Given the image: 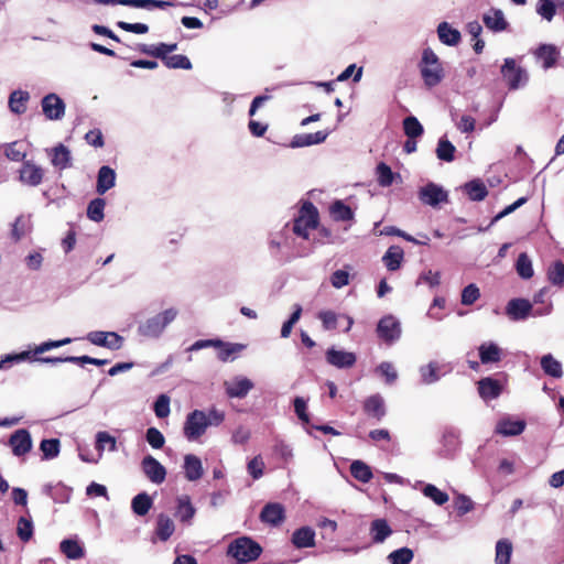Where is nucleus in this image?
I'll return each mask as SVG.
<instances>
[{
  "mask_svg": "<svg viewBox=\"0 0 564 564\" xmlns=\"http://www.w3.org/2000/svg\"><path fill=\"white\" fill-rule=\"evenodd\" d=\"M417 67L424 85L429 88L440 85L445 78L443 64L431 47L422 51Z\"/></svg>",
  "mask_w": 564,
  "mask_h": 564,
  "instance_id": "nucleus-1",
  "label": "nucleus"
},
{
  "mask_svg": "<svg viewBox=\"0 0 564 564\" xmlns=\"http://www.w3.org/2000/svg\"><path fill=\"white\" fill-rule=\"evenodd\" d=\"M177 308H166L140 324L138 333L144 337L159 338L163 334L164 329L177 317Z\"/></svg>",
  "mask_w": 564,
  "mask_h": 564,
  "instance_id": "nucleus-2",
  "label": "nucleus"
},
{
  "mask_svg": "<svg viewBox=\"0 0 564 564\" xmlns=\"http://www.w3.org/2000/svg\"><path fill=\"white\" fill-rule=\"evenodd\" d=\"M261 547L249 538H239L230 543L228 554L239 563L254 561L261 554Z\"/></svg>",
  "mask_w": 564,
  "mask_h": 564,
  "instance_id": "nucleus-3",
  "label": "nucleus"
},
{
  "mask_svg": "<svg viewBox=\"0 0 564 564\" xmlns=\"http://www.w3.org/2000/svg\"><path fill=\"white\" fill-rule=\"evenodd\" d=\"M318 225V212L316 207L305 202L302 205L299 217L294 221L293 231L304 239H308V230L315 229Z\"/></svg>",
  "mask_w": 564,
  "mask_h": 564,
  "instance_id": "nucleus-4",
  "label": "nucleus"
},
{
  "mask_svg": "<svg viewBox=\"0 0 564 564\" xmlns=\"http://www.w3.org/2000/svg\"><path fill=\"white\" fill-rule=\"evenodd\" d=\"M208 427L209 426L205 419V412L202 410H194L186 416L183 433L188 441H196L205 434Z\"/></svg>",
  "mask_w": 564,
  "mask_h": 564,
  "instance_id": "nucleus-5",
  "label": "nucleus"
},
{
  "mask_svg": "<svg viewBox=\"0 0 564 564\" xmlns=\"http://www.w3.org/2000/svg\"><path fill=\"white\" fill-rule=\"evenodd\" d=\"M501 74L512 90L524 86L529 79L527 70L520 67L513 58L505 59L501 66Z\"/></svg>",
  "mask_w": 564,
  "mask_h": 564,
  "instance_id": "nucleus-6",
  "label": "nucleus"
},
{
  "mask_svg": "<svg viewBox=\"0 0 564 564\" xmlns=\"http://www.w3.org/2000/svg\"><path fill=\"white\" fill-rule=\"evenodd\" d=\"M86 339L99 347L110 350H119L122 348L124 338L116 332L94 330L86 335Z\"/></svg>",
  "mask_w": 564,
  "mask_h": 564,
  "instance_id": "nucleus-7",
  "label": "nucleus"
},
{
  "mask_svg": "<svg viewBox=\"0 0 564 564\" xmlns=\"http://www.w3.org/2000/svg\"><path fill=\"white\" fill-rule=\"evenodd\" d=\"M42 111L48 120H61L65 115V102L56 94H48L41 101Z\"/></svg>",
  "mask_w": 564,
  "mask_h": 564,
  "instance_id": "nucleus-8",
  "label": "nucleus"
},
{
  "mask_svg": "<svg viewBox=\"0 0 564 564\" xmlns=\"http://www.w3.org/2000/svg\"><path fill=\"white\" fill-rule=\"evenodd\" d=\"M9 444L14 456H23L28 454L33 446L31 434L25 429L15 431L9 438Z\"/></svg>",
  "mask_w": 564,
  "mask_h": 564,
  "instance_id": "nucleus-9",
  "label": "nucleus"
},
{
  "mask_svg": "<svg viewBox=\"0 0 564 564\" xmlns=\"http://www.w3.org/2000/svg\"><path fill=\"white\" fill-rule=\"evenodd\" d=\"M377 332L384 341L392 343L399 339L401 335L400 323L393 316H384L378 323Z\"/></svg>",
  "mask_w": 564,
  "mask_h": 564,
  "instance_id": "nucleus-10",
  "label": "nucleus"
},
{
  "mask_svg": "<svg viewBox=\"0 0 564 564\" xmlns=\"http://www.w3.org/2000/svg\"><path fill=\"white\" fill-rule=\"evenodd\" d=\"M44 171L41 166L32 161H24L19 171V178L21 183L28 186H37L42 183Z\"/></svg>",
  "mask_w": 564,
  "mask_h": 564,
  "instance_id": "nucleus-11",
  "label": "nucleus"
},
{
  "mask_svg": "<svg viewBox=\"0 0 564 564\" xmlns=\"http://www.w3.org/2000/svg\"><path fill=\"white\" fill-rule=\"evenodd\" d=\"M142 470L153 484H162L166 477L165 467L154 457L148 455L143 458Z\"/></svg>",
  "mask_w": 564,
  "mask_h": 564,
  "instance_id": "nucleus-12",
  "label": "nucleus"
},
{
  "mask_svg": "<svg viewBox=\"0 0 564 564\" xmlns=\"http://www.w3.org/2000/svg\"><path fill=\"white\" fill-rule=\"evenodd\" d=\"M419 197L424 204L435 207L447 200V193L443 187L429 183L420 189Z\"/></svg>",
  "mask_w": 564,
  "mask_h": 564,
  "instance_id": "nucleus-13",
  "label": "nucleus"
},
{
  "mask_svg": "<svg viewBox=\"0 0 564 564\" xmlns=\"http://www.w3.org/2000/svg\"><path fill=\"white\" fill-rule=\"evenodd\" d=\"M253 388V383L250 379L238 376L234 378L231 381L225 382L226 393L230 398H245L249 391Z\"/></svg>",
  "mask_w": 564,
  "mask_h": 564,
  "instance_id": "nucleus-14",
  "label": "nucleus"
},
{
  "mask_svg": "<svg viewBox=\"0 0 564 564\" xmlns=\"http://www.w3.org/2000/svg\"><path fill=\"white\" fill-rule=\"evenodd\" d=\"M356 359V355L350 351L339 350L335 348H329L326 351L327 362L336 368H350L355 365Z\"/></svg>",
  "mask_w": 564,
  "mask_h": 564,
  "instance_id": "nucleus-15",
  "label": "nucleus"
},
{
  "mask_svg": "<svg viewBox=\"0 0 564 564\" xmlns=\"http://www.w3.org/2000/svg\"><path fill=\"white\" fill-rule=\"evenodd\" d=\"M506 313L512 321L524 319L532 313V303L524 299H513L508 303Z\"/></svg>",
  "mask_w": 564,
  "mask_h": 564,
  "instance_id": "nucleus-16",
  "label": "nucleus"
},
{
  "mask_svg": "<svg viewBox=\"0 0 564 564\" xmlns=\"http://www.w3.org/2000/svg\"><path fill=\"white\" fill-rule=\"evenodd\" d=\"M534 55L538 61L542 62V67L549 69L556 65L560 50L552 44H542L534 51Z\"/></svg>",
  "mask_w": 564,
  "mask_h": 564,
  "instance_id": "nucleus-17",
  "label": "nucleus"
},
{
  "mask_svg": "<svg viewBox=\"0 0 564 564\" xmlns=\"http://www.w3.org/2000/svg\"><path fill=\"white\" fill-rule=\"evenodd\" d=\"M185 478L188 481H196L202 478L204 475V468L202 460L198 456L194 454H186L184 456V465H183Z\"/></svg>",
  "mask_w": 564,
  "mask_h": 564,
  "instance_id": "nucleus-18",
  "label": "nucleus"
},
{
  "mask_svg": "<svg viewBox=\"0 0 564 564\" xmlns=\"http://www.w3.org/2000/svg\"><path fill=\"white\" fill-rule=\"evenodd\" d=\"M502 391V386L498 380L490 377L482 378L478 382V392L482 400L490 401L497 399Z\"/></svg>",
  "mask_w": 564,
  "mask_h": 564,
  "instance_id": "nucleus-19",
  "label": "nucleus"
},
{
  "mask_svg": "<svg viewBox=\"0 0 564 564\" xmlns=\"http://www.w3.org/2000/svg\"><path fill=\"white\" fill-rule=\"evenodd\" d=\"M369 533L373 543H383L391 534L392 529L386 519H375L370 523Z\"/></svg>",
  "mask_w": 564,
  "mask_h": 564,
  "instance_id": "nucleus-20",
  "label": "nucleus"
},
{
  "mask_svg": "<svg viewBox=\"0 0 564 564\" xmlns=\"http://www.w3.org/2000/svg\"><path fill=\"white\" fill-rule=\"evenodd\" d=\"M525 429V422L522 420H512L506 417L500 420L496 425V432L503 436L520 435Z\"/></svg>",
  "mask_w": 564,
  "mask_h": 564,
  "instance_id": "nucleus-21",
  "label": "nucleus"
},
{
  "mask_svg": "<svg viewBox=\"0 0 564 564\" xmlns=\"http://www.w3.org/2000/svg\"><path fill=\"white\" fill-rule=\"evenodd\" d=\"M116 184V172L113 169L104 165L98 171L96 191L102 195Z\"/></svg>",
  "mask_w": 564,
  "mask_h": 564,
  "instance_id": "nucleus-22",
  "label": "nucleus"
},
{
  "mask_svg": "<svg viewBox=\"0 0 564 564\" xmlns=\"http://www.w3.org/2000/svg\"><path fill=\"white\" fill-rule=\"evenodd\" d=\"M51 155V163L59 170H65L70 166V151L63 144H58L48 151Z\"/></svg>",
  "mask_w": 564,
  "mask_h": 564,
  "instance_id": "nucleus-23",
  "label": "nucleus"
},
{
  "mask_svg": "<svg viewBox=\"0 0 564 564\" xmlns=\"http://www.w3.org/2000/svg\"><path fill=\"white\" fill-rule=\"evenodd\" d=\"M364 410L368 415L381 420L386 415L383 398L380 394L370 395L365 400Z\"/></svg>",
  "mask_w": 564,
  "mask_h": 564,
  "instance_id": "nucleus-24",
  "label": "nucleus"
},
{
  "mask_svg": "<svg viewBox=\"0 0 564 564\" xmlns=\"http://www.w3.org/2000/svg\"><path fill=\"white\" fill-rule=\"evenodd\" d=\"M485 25L495 31L501 32L505 31L508 26V22L505 18V14L499 9H491L484 15Z\"/></svg>",
  "mask_w": 564,
  "mask_h": 564,
  "instance_id": "nucleus-25",
  "label": "nucleus"
},
{
  "mask_svg": "<svg viewBox=\"0 0 564 564\" xmlns=\"http://www.w3.org/2000/svg\"><path fill=\"white\" fill-rule=\"evenodd\" d=\"M478 351L482 364L498 362L502 356V349L492 341L482 343Z\"/></svg>",
  "mask_w": 564,
  "mask_h": 564,
  "instance_id": "nucleus-26",
  "label": "nucleus"
},
{
  "mask_svg": "<svg viewBox=\"0 0 564 564\" xmlns=\"http://www.w3.org/2000/svg\"><path fill=\"white\" fill-rule=\"evenodd\" d=\"M260 517L263 522L276 525L284 519V508L280 503H268Z\"/></svg>",
  "mask_w": 564,
  "mask_h": 564,
  "instance_id": "nucleus-27",
  "label": "nucleus"
},
{
  "mask_svg": "<svg viewBox=\"0 0 564 564\" xmlns=\"http://www.w3.org/2000/svg\"><path fill=\"white\" fill-rule=\"evenodd\" d=\"M403 258V249L400 246H391L382 257V262L389 271H395L401 267Z\"/></svg>",
  "mask_w": 564,
  "mask_h": 564,
  "instance_id": "nucleus-28",
  "label": "nucleus"
},
{
  "mask_svg": "<svg viewBox=\"0 0 564 564\" xmlns=\"http://www.w3.org/2000/svg\"><path fill=\"white\" fill-rule=\"evenodd\" d=\"M175 531L174 521L166 514L158 516L155 534L161 541H167Z\"/></svg>",
  "mask_w": 564,
  "mask_h": 564,
  "instance_id": "nucleus-29",
  "label": "nucleus"
},
{
  "mask_svg": "<svg viewBox=\"0 0 564 564\" xmlns=\"http://www.w3.org/2000/svg\"><path fill=\"white\" fill-rule=\"evenodd\" d=\"M292 542L299 549L312 547L315 545V532L308 527H303L293 533Z\"/></svg>",
  "mask_w": 564,
  "mask_h": 564,
  "instance_id": "nucleus-30",
  "label": "nucleus"
},
{
  "mask_svg": "<svg viewBox=\"0 0 564 564\" xmlns=\"http://www.w3.org/2000/svg\"><path fill=\"white\" fill-rule=\"evenodd\" d=\"M437 34L440 41L449 46L457 45L460 40L459 31L453 29L447 22H442L438 24Z\"/></svg>",
  "mask_w": 564,
  "mask_h": 564,
  "instance_id": "nucleus-31",
  "label": "nucleus"
},
{
  "mask_svg": "<svg viewBox=\"0 0 564 564\" xmlns=\"http://www.w3.org/2000/svg\"><path fill=\"white\" fill-rule=\"evenodd\" d=\"M30 99V94L24 90H14L9 97V108L17 115L24 113L26 110V102Z\"/></svg>",
  "mask_w": 564,
  "mask_h": 564,
  "instance_id": "nucleus-32",
  "label": "nucleus"
},
{
  "mask_svg": "<svg viewBox=\"0 0 564 564\" xmlns=\"http://www.w3.org/2000/svg\"><path fill=\"white\" fill-rule=\"evenodd\" d=\"M195 508L193 507L188 496L184 495L177 498L176 516L182 522H188L195 516Z\"/></svg>",
  "mask_w": 564,
  "mask_h": 564,
  "instance_id": "nucleus-33",
  "label": "nucleus"
},
{
  "mask_svg": "<svg viewBox=\"0 0 564 564\" xmlns=\"http://www.w3.org/2000/svg\"><path fill=\"white\" fill-rule=\"evenodd\" d=\"M541 368L547 376L553 378H561L563 376L562 364L551 354L544 355L541 358Z\"/></svg>",
  "mask_w": 564,
  "mask_h": 564,
  "instance_id": "nucleus-34",
  "label": "nucleus"
},
{
  "mask_svg": "<svg viewBox=\"0 0 564 564\" xmlns=\"http://www.w3.org/2000/svg\"><path fill=\"white\" fill-rule=\"evenodd\" d=\"M329 213L337 221H345L354 218V212L351 208L345 205L341 200H335L329 207Z\"/></svg>",
  "mask_w": 564,
  "mask_h": 564,
  "instance_id": "nucleus-35",
  "label": "nucleus"
},
{
  "mask_svg": "<svg viewBox=\"0 0 564 564\" xmlns=\"http://www.w3.org/2000/svg\"><path fill=\"white\" fill-rule=\"evenodd\" d=\"M61 551L70 560H78L84 556V550L76 540L66 539L59 544Z\"/></svg>",
  "mask_w": 564,
  "mask_h": 564,
  "instance_id": "nucleus-36",
  "label": "nucleus"
},
{
  "mask_svg": "<svg viewBox=\"0 0 564 564\" xmlns=\"http://www.w3.org/2000/svg\"><path fill=\"white\" fill-rule=\"evenodd\" d=\"M131 507L135 514L145 516L152 507V499L148 494L141 492L132 499Z\"/></svg>",
  "mask_w": 564,
  "mask_h": 564,
  "instance_id": "nucleus-37",
  "label": "nucleus"
},
{
  "mask_svg": "<svg viewBox=\"0 0 564 564\" xmlns=\"http://www.w3.org/2000/svg\"><path fill=\"white\" fill-rule=\"evenodd\" d=\"M549 281L556 286L564 285V261H554L547 269Z\"/></svg>",
  "mask_w": 564,
  "mask_h": 564,
  "instance_id": "nucleus-38",
  "label": "nucleus"
},
{
  "mask_svg": "<svg viewBox=\"0 0 564 564\" xmlns=\"http://www.w3.org/2000/svg\"><path fill=\"white\" fill-rule=\"evenodd\" d=\"M512 554V544L508 540H500L496 544V564H509Z\"/></svg>",
  "mask_w": 564,
  "mask_h": 564,
  "instance_id": "nucleus-39",
  "label": "nucleus"
},
{
  "mask_svg": "<svg viewBox=\"0 0 564 564\" xmlns=\"http://www.w3.org/2000/svg\"><path fill=\"white\" fill-rule=\"evenodd\" d=\"M351 475L359 481L368 482L372 478L371 469L361 460H355L350 465Z\"/></svg>",
  "mask_w": 564,
  "mask_h": 564,
  "instance_id": "nucleus-40",
  "label": "nucleus"
},
{
  "mask_svg": "<svg viewBox=\"0 0 564 564\" xmlns=\"http://www.w3.org/2000/svg\"><path fill=\"white\" fill-rule=\"evenodd\" d=\"M105 206H106L105 199H102V198L93 199L87 207V217L95 223H100L105 217V214H104Z\"/></svg>",
  "mask_w": 564,
  "mask_h": 564,
  "instance_id": "nucleus-41",
  "label": "nucleus"
},
{
  "mask_svg": "<svg viewBox=\"0 0 564 564\" xmlns=\"http://www.w3.org/2000/svg\"><path fill=\"white\" fill-rule=\"evenodd\" d=\"M438 370L440 366L436 362H430L425 366H422L419 370L422 382L425 384H432L438 381L441 378Z\"/></svg>",
  "mask_w": 564,
  "mask_h": 564,
  "instance_id": "nucleus-42",
  "label": "nucleus"
},
{
  "mask_svg": "<svg viewBox=\"0 0 564 564\" xmlns=\"http://www.w3.org/2000/svg\"><path fill=\"white\" fill-rule=\"evenodd\" d=\"M464 188L473 200H482L487 196V188L480 181H471L467 183Z\"/></svg>",
  "mask_w": 564,
  "mask_h": 564,
  "instance_id": "nucleus-43",
  "label": "nucleus"
},
{
  "mask_svg": "<svg viewBox=\"0 0 564 564\" xmlns=\"http://www.w3.org/2000/svg\"><path fill=\"white\" fill-rule=\"evenodd\" d=\"M456 148L446 139H440L436 148V156L445 162H452L454 160V153Z\"/></svg>",
  "mask_w": 564,
  "mask_h": 564,
  "instance_id": "nucleus-44",
  "label": "nucleus"
},
{
  "mask_svg": "<svg viewBox=\"0 0 564 564\" xmlns=\"http://www.w3.org/2000/svg\"><path fill=\"white\" fill-rule=\"evenodd\" d=\"M516 269L518 274L522 279H530L533 276L534 271L532 267V261L530 260L527 253L519 254L516 263Z\"/></svg>",
  "mask_w": 564,
  "mask_h": 564,
  "instance_id": "nucleus-45",
  "label": "nucleus"
},
{
  "mask_svg": "<svg viewBox=\"0 0 564 564\" xmlns=\"http://www.w3.org/2000/svg\"><path fill=\"white\" fill-rule=\"evenodd\" d=\"M423 495L433 500L437 506H443L449 499L446 492L440 490L436 486L432 484L425 485V487L423 488Z\"/></svg>",
  "mask_w": 564,
  "mask_h": 564,
  "instance_id": "nucleus-46",
  "label": "nucleus"
},
{
  "mask_svg": "<svg viewBox=\"0 0 564 564\" xmlns=\"http://www.w3.org/2000/svg\"><path fill=\"white\" fill-rule=\"evenodd\" d=\"M106 445L109 447L110 452H115L117 449V441L113 436H111L108 432H98L96 434V448L99 452V456H101L102 451Z\"/></svg>",
  "mask_w": 564,
  "mask_h": 564,
  "instance_id": "nucleus-47",
  "label": "nucleus"
},
{
  "mask_svg": "<svg viewBox=\"0 0 564 564\" xmlns=\"http://www.w3.org/2000/svg\"><path fill=\"white\" fill-rule=\"evenodd\" d=\"M403 129H404V133L410 139H415V138H417V137L423 134V127H422V124L413 116L406 117L404 119V121H403Z\"/></svg>",
  "mask_w": 564,
  "mask_h": 564,
  "instance_id": "nucleus-48",
  "label": "nucleus"
},
{
  "mask_svg": "<svg viewBox=\"0 0 564 564\" xmlns=\"http://www.w3.org/2000/svg\"><path fill=\"white\" fill-rule=\"evenodd\" d=\"M215 348H219L218 358L221 361H227L231 355L238 354L246 348L243 344H230L221 341V345L216 346Z\"/></svg>",
  "mask_w": 564,
  "mask_h": 564,
  "instance_id": "nucleus-49",
  "label": "nucleus"
},
{
  "mask_svg": "<svg viewBox=\"0 0 564 564\" xmlns=\"http://www.w3.org/2000/svg\"><path fill=\"white\" fill-rule=\"evenodd\" d=\"M413 558V552L409 547H401L391 552L388 560L391 564H409Z\"/></svg>",
  "mask_w": 564,
  "mask_h": 564,
  "instance_id": "nucleus-50",
  "label": "nucleus"
},
{
  "mask_svg": "<svg viewBox=\"0 0 564 564\" xmlns=\"http://www.w3.org/2000/svg\"><path fill=\"white\" fill-rule=\"evenodd\" d=\"M18 536L26 542L33 536V522L31 519L21 517L18 521L17 527Z\"/></svg>",
  "mask_w": 564,
  "mask_h": 564,
  "instance_id": "nucleus-51",
  "label": "nucleus"
},
{
  "mask_svg": "<svg viewBox=\"0 0 564 564\" xmlns=\"http://www.w3.org/2000/svg\"><path fill=\"white\" fill-rule=\"evenodd\" d=\"M127 3L131 4L133 8H142L148 10H152L154 8L164 9L173 6V3L170 1L161 0H129Z\"/></svg>",
  "mask_w": 564,
  "mask_h": 564,
  "instance_id": "nucleus-52",
  "label": "nucleus"
},
{
  "mask_svg": "<svg viewBox=\"0 0 564 564\" xmlns=\"http://www.w3.org/2000/svg\"><path fill=\"white\" fill-rule=\"evenodd\" d=\"M163 63L169 68L191 69L192 63L185 55H169Z\"/></svg>",
  "mask_w": 564,
  "mask_h": 564,
  "instance_id": "nucleus-53",
  "label": "nucleus"
},
{
  "mask_svg": "<svg viewBox=\"0 0 564 564\" xmlns=\"http://www.w3.org/2000/svg\"><path fill=\"white\" fill-rule=\"evenodd\" d=\"M170 402L171 399L166 394H160L154 402V413L159 419H164L170 415L171 409H170Z\"/></svg>",
  "mask_w": 564,
  "mask_h": 564,
  "instance_id": "nucleus-54",
  "label": "nucleus"
},
{
  "mask_svg": "<svg viewBox=\"0 0 564 564\" xmlns=\"http://www.w3.org/2000/svg\"><path fill=\"white\" fill-rule=\"evenodd\" d=\"M480 297L479 288L470 283L462 292L460 302L463 305H473Z\"/></svg>",
  "mask_w": 564,
  "mask_h": 564,
  "instance_id": "nucleus-55",
  "label": "nucleus"
},
{
  "mask_svg": "<svg viewBox=\"0 0 564 564\" xmlns=\"http://www.w3.org/2000/svg\"><path fill=\"white\" fill-rule=\"evenodd\" d=\"M45 458H54L59 453V441L57 438L43 440L40 445Z\"/></svg>",
  "mask_w": 564,
  "mask_h": 564,
  "instance_id": "nucleus-56",
  "label": "nucleus"
},
{
  "mask_svg": "<svg viewBox=\"0 0 564 564\" xmlns=\"http://www.w3.org/2000/svg\"><path fill=\"white\" fill-rule=\"evenodd\" d=\"M264 462L261 455L254 456L248 464L247 470L253 479H259L263 476Z\"/></svg>",
  "mask_w": 564,
  "mask_h": 564,
  "instance_id": "nucleus-57",
  "label": "nucleus"
},
{
  "mask_svg": "<svg viewBox=\"0 0 564 564\" xmlns=\"http://www.w3.org/2000/svg\"><path fill=\"white\" fill-rule=\"evenodd\" d=\"M376 371L386 379L387 383H393L398 378V372L391 362H381Z\"/></svg>",
  "mask_w": 564,
  "mask_h": 564,
  "instance_id": "nucleus-58",
  "label": "nucleus"
},
{
  "mask_svg": "<svg viewBox=\"0 0 564 564\" xmlns=\"http://www.w3.org/2000/svg\"><path fill=\"white\" fill-rule=\"evenodd\" d=\"M147 442L155 449L164 446L165 438L156 427H149L145 434Z\"/></svg>",
  "mask_w": 564,
  "mask_h": 564,
  "instance_id": "nucleus-59",
  "label": "nucleus"
},
{
  "mask_svg": "<svg viewBox=\"0 0 564 564\" xmlns=\"http://www.w3.org/2000/svg\"><path fill=\"white\" fill-rule=\"evenodd\" d=\"M378 182L381 186H390L393 182V173L391 169L384 164L380 163L377 166Z\"/></svg>",
  "mask_w": 564,
  "mask_h": 564,
  "instance_id": "nucleus-60",
  "label": "nucleus"
},
{
  "mask_svg": "<svg viewBox=\"0 0 564 564\" xmlns=\"http://www.w3.org/2000/svg\"><path fill=\"white\" fill-rule=\"evenodd\" d=\"M457 512L463 516L470 512L474 509V502L466 495L459 494L454 501Z\"/></svg>",
  "mask_w": 564,
  "mask_h": 564,
  "instance_id": "nucleus-61",
  "label": "nucleus"
},
{
  "mask_svg": "<svg viewBox=\"0 0 564 564\" xmlns=\"http://www.w3.org/2000/svg\"><path fill=\"white\" fill-rule=\"evenodd\" d=\"M536 12L547 21H551L555 14V4L552 0H539Z\"/></svg>",
  "mask_w": 564,
  "mask_h": 564,
  "instance_id": "nucleus-62",
  "label": "nucleus"
},
{
  "mask_svg": "<svg viewBox=\"0 0 564 564\" xmlns=\"http://www.w3.org/2000/svg\"><path fill=\"white\" fill-rule=\"evenodd\" d=\"M6 156L14 162H19L24 160L26 153L25 151L20 149V145L18 142H12L6 147Z\"/></svg>",
  "mask_w": 564,
  "mask_h": 564,
  "instance_id": "nucleus-63",
  "label": "nucleus"
},
{
  "mask_svg": "<svg viewBox=\"0 0 564 564\" xmlns=\"http://www.w3.org/2000/svg\"><path fill=\"white\" fill-rule=\"evenodd\" d=\"M330 283L335 289H341L349 283V272L336 270L330 276Z\"/></svg>",
  "mask_w": 564,
  "mask_h": 564,
  "instance_id": "nucleus-64",
  "label": "nucleus"
}]
</instances>
